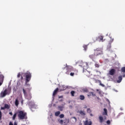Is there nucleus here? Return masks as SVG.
<instances>
[{"label": "nucleus", "mask_w": 125, "mask_h": 125, "mask_svg": "<svg viewBox=\"0 0 125 125\" xmlns=\"http://www.w3.org/2000/svg\"><path fill=\"white\" fill-rule=\"evenodd\" d=\"M116 72V70H115V69H111L109 72V75H110L111 76H113V75H114L115 74V72Z\"/></svg>", "instance_id": "12"}, {"label": "nucleus", "mask_w": 125, "mask_h": 125, "mask_svg": "<svg viewBox=\"0 0 125 125\" xmlns=\"http://www.w3.org/2000/svg\"><path fill=\"white\" fill-rule=\"evenodd\" d=\"M60 115V111H57L55 113V116H59Z\"/></svg>", "instance_id": "32"}, {"label": "nucleus", "mask_w": 125, "mask_h": 125, "mask_svg": "<svg viewBox=\"0 0 125 125\" xmlns=\"http://www.w3.org/2000/svg\"><path fill=\"white\" fill-rule=\"evenodd\" d=\"M64 69H65V67L63 68V70H64Z\"/></svg>", "instance_id": "52"}, {"label": "nucleus", "mask_w": 125, "mask_h": 125, "mask_svg": "<svg viewBox=\"0 0 125 125\" xmlns=\"http://www.w3.org/2000/svg\"><path fill=\"white\" fill-rule=\"evenodd\" d=\"M65 68H66L67 72H66V74H69L68 73V72H72L73 70V68L72 66L68 65H67V63L65 64Z\"/></svg>", "instance_id": "8"}, {"label": "nucleus", "mask_w": 125, "mask_h": 125, "mask_svg": "<svg viewBox=\"0 0 125 125\" xmlns=\"http://www.w3.org/2000/svg\"><path fill=\"white\" fill-rule=\"evenodd\" d=\"M109 46H110V47H111V44H109Z\"/></svg>", "instance_id": "50"}, {"label": "nucleus", "mask_w": 125, "mask_h": 125, "mask_svg": "<svg viewBox=\"0 0 125 125\" xmlns=\"http://www.w3.org/2000/svg\"><path fill=\"white\" fill-rule=\"evenodd\" d=\"M122 81H123V77L122 76H120L118 77V80H117V83H121V82H122Z\"/></svg>", "instance_id": "18"}, {"label": "nucleus", "mask_w": 125, "mask_h": 125, "mask_svg": "<svg viewBox=\"0 0 125 125\" xmlns=\"http://www.w3.org/2000/svg\"><path fill=\"white\" fill-rule=\"evenodd\" d=\"M70 120L72 121V123H76V122H77V118L75 117H71Z\"/></svg>", "instance_id": "19"}, {"label": "nucleus", "mask_w": 125, "mask_h": 125, "mask_svg": "<svg viewBox=\"0 0 125 125\" xmlns=\"http://www.w3.org/2000/svg\"><path fill=\"white\" fill-rule=\"evenodd\" d=\"M28 88H29V87H27V88L26 89L28 91V93H27V91H26V90H25V89L23 88L22 90L25 98L26 99H27L28 100H31V99H32V94H31V93L30 92L31 90H29V89Z\"/></svg>", "instance_id": "3"}, {"label": "nucleus", "mask_w": 125, "mask_h": 125, "mask_svg": "<svg viewBox=\"0 0 125 125\" xmlns=\"http://www.w3.org/2000/svg\"><path fill=\"white\" fill-rule=\"evenodd\" d=\"M104 38V36L102 35H100L98 37V39L100 40V42H104L105 40H104L103 39Z\"/></svg>", "instance_id": "14"}, {"label": "nucleus", "mask_w": 125, "mask_h": 125, "mask_svg": "<svg viewBox=\"0 0 125 125\" xmlns=\"http://www.w3.org/2000/svg\"><path fill=\"white\" fill-rule=\"evenodd\" d=\"M63 97V96H59V98L60 99V98H62Z\"/></svg>", "instance_id": "44"}, {"label": "nucleus", "mask_w": 125, "mask_h": 125, "mask_svg": "<svg viewBox=\"0 0 125 125\" xmlns=\"http://www.w3.org/2000/svg\"><path fill=\"white\" fill-rule=\"evenodd\" d=\"M9 115H10L11 116H12L13 115V114L12 113V112H9Z\"/></svg>", "instance_id": "42"}, {"label": "nucleus", "mask_w": 125, "mask_h": 125, "mask_svg": "<svg viewBox=\"0 0 125 125\" xmlns=\"http://www.w3.org/2000/svg\"><path fill=\"white\" fill-rule=\"evenodd\" d=\"M99 119L100 120V123H103V122H104V119L103 118V117L99 116Z\"/></svg>", "instance_id": "20"}, {"label": "nucleus", "mask_w": 125, "mask_h": 125, "mask_svg": "<svg viewBox=\"0 0 125 125\" xmlns=\"http://www.w3.org/2000/svg\"><path fill=\"white\" fill-rule=\"evenodd\" d=\"M84 125H92V122L91 121H88V120H86L84 122Z\"/></svg>", "instance_id": "13"}, {"label": "nucleus", "mask_w": 125, "mask_h": 125, "mask_svg": "<svg viewBox=\"0 0 125 125\" xmlns=\"http://www.w3.org/2000/svg\"><path fill=\"white\" fill-rule=\"evenodd\" d=\"M60 118L61 119H63V118H64V114H61V115H60Z\"/></svg>", "instance_id": "34"}, {"label": "nucleus", "mask_w": 125, "mask_h": 125, "mask_svg": "<svg viewBox=\"0 0 125 125\" xmlns=\"http://www.w3.org/2000/svg\"><path fill=\"white\" fill-rule=\"evenodd\" d=\"M79 114H80L82 117H84L86 115L85 113V111L84 110H79L77 112Z\"/></svg>", "instance_id": "9"}, {"label": "nucleus", "mask_w": 125, "mask_h": 125, "mask_svg": "<svg viewBox=\"0 0 125 125\" xmlns=\"http://www.w3.org/2000/svg\"><path fill=\"white\" fill-rule=\"evenodd\" d=\"M17 116V113H16L14 114L13 116V118H12V120L13 121L15 120V119H16V117Z\"/></svg>", "instance_id": "24"}, {"label": "nucleus", "mask_w": 125, "mask_h": 125, "mask_svg": "<svg viewBox=\"0 0 125 125\" xmlns=\"http://www.w3.org/2000/svg\"><path fill=\"white\" fill-rule=\"evenodd\" d=\"M18 117L20 120H27V113L24 111L20 110L18 112Z\"/></svg>", "instance_id": "2"}, {"label": "nucleus", "mask_w": 125, "mask_h": 125, "mask_svg": "<svg viewBox=\"0 0 125 125\" xmlns=\"http://www.w3.org/2000/svg\"><path fill=\"white\" fill-rule=\"evenodd\" d=\"M95 67H96L97 68H99V64L96 63L95 64Z\"/></svg>", "instance_id": "39"}, {"label": "nucleus", "mask_w": 125, "mask_h": 125, "mask_svg": "<svg viewBox=\"0 0 125 125\" xmlns=\"http://www.w3.org/2000/svg\"><path fill=\"white\" fill-rule=\"evenodd\" d=\"M23 79L24 78L22 77V76H21V80L23 81Z\"/></svg>", "instance_id": "43"}, {"label": "nucleus", "mask_w": 125, "mask_h": 125, "mask_svg": "<svg viewBox=\"0 0 125 125\" xmlns=\"http://www.w3.org/2000/svg\"><path fill=\"white\" fill-rule=\"evenodd\" d=\"M15 104L16 107H18V105H19V101H18V99H16Z\"/></svg>", "instance_id": "21"}, {"label": "nucleus", "mask_w": 125, "mask_h": 125, "mask_svg": "<svg viewBox=\"0 0 125 125\" xmlns=\"http://www.w3.org/2000/svg\"><path fill=\"white\" fill-rule=\"evenodd\" d=\"M95 55H96V54L90 55L89 56V58H90V59H92V60H93L94 59H95Z\"/></svg>", "instance_id": "17"}, {"label": "nucleus", "mask_w": 125, "mask_h": 125, "mask_svg": "<svg viewBox=\"0 0 125 125\" xmlns=\"http://www.w3.org/2000/svg\"><path fill=\"white\" fill-rule=\"evenodd\" d=\"M61 101H63V100H61Z\"/></svg>", "instance_id": "51"}, {"label": "nucleus", "mask_w": 125, "mask_h": 125, "mask_svg": "<svg viewBox=\"0 0 125 125\" xmlns=\"http://www.w3.org/2000/svg\"><path fill=\"white\" fill-rule=\"evenodd\" d=\"M80 100H83L85 98L84 96L81 95L79 97Z\"/></svg>", "instance_id": "23"}, {"label": "nucleus", "mask_w": 125, "mask_h": 125, "mask_svg": "<svg viewBox=\"0 0 125 125\" xmlns=\"http://www.w3.org/2000/svg\"><path fill=\"white\" fill-rule=\"evenodd\" d=\"M24 76L25 77V85L27 86L28 90H31L32 89V87H31V85L28 83L30 81H31V78H32V74L30 72L27 71L24 73Z\"/></svg>", "instance_id": "1"}, {"label": "nucleus", "mask_w": 125, "mask_h": 125, "mask_svg": "<svg viewBox=\"0 0 125 125\" xmlns=\"http://www.w3.org/2000/svg\"><path fill=\"white\" fill-rule=\"evenodd\" d=\"M10 108V105H8L7 104H4V107H1V110H5V109H9Z\"/></svg>", "instance_id": "10"}, {"label": "nucleus", "mask_w": 125, "mask_h": 125, "mask_svg": "<svg viewBox=\"0 0 125 125\" xmlns=\"http://www.w3.org/2000/svg\"><path fill=\"white\" fill-rule=\"evenodd\" d=\"M106 124H107V125H110V124H111V121H110V120H107V121H106Z\"/></svg>", "instance_id": "36"}, {"label": "nucleus", "mask_w": 125, "mask_h": 125, "mask_svg": "<svg viewBox=\"0 0 125 125\" xmlns=\"http://www.w3.org/2000/svg\"><path fill=\"white\" fill-rule=\"evenodd\" d=\"M121 72H123V73H125V67H123L121 68Z\"/></svg>", "instance_id": "31"}, {"label": "nucleus", "mask_w": 125, "mask_h": 125, "mask_svg": "<svg viewBox=\"0 0 125 125\" xmlns=\"http://www.w3.org/2000/svg\"><path fill=\"white\" fill-rule=\"evenodd\" d=\"M125 77V74L123 75V78Z\"/></svg>", "instance_id": "48"}, {"label": "nucleus", "mask_w": 125, "mask_h": 125, "mask_svg": "<svg viewBox=\"0 0 125 125\" xmlns=\"http://www.w3.org/2000/svg\"><path fill=\"white\" fill-rule=\"evenodd\" d=\"M94 51L95 54H96L97 56H98V55H101L102 54H103V51H102V49L100 48H98L95 49Z\"/></svg>", "instance_id": "6"}, {"label": "nucleus", "mask_w": 125, "mask_h": 125, "mask_svg": "<svg viewBox=\"0 0 125 125\" xmlns=\"http://www.w3.org/2000/svg\"><path fill=\"white\" fill-rule=\"evenodd\" d=\"M74 75H75L74 73H73V72L70 73V76H74Z\"/></svg>", "instance_id": "40"}, {"label": "nucleus", "mask_w": 125, "mask_h": 125, "mask_svg": "<svg viewBox=\"0 0 125 125\" xmlns=\"http://www.w3.org/2000/svg\"><path fill=\"white\" fill-rule=\"evenodd\" d=\"M96 41H97V39H96Z\"/></svg>", "instance_id": "53"}, {"label": "nucleus", "mask_w": 125, "mask_h": 125, "mask_svg": "<svg viewBox=\"0 0 125 125\" xmlns=\"http://www.w3.org/2000/svg\"><path fill=\"white\" fill-rule=\"evenodd\" d=\"M113 41H114V39H112V40H111V42H113Z\"/></svg>", "instance_id": "47"}, {"label": "nucleus", "mask_w": 125, "mask_h": 125, "mask_svg": "<svg viewBox=\"0 0 125 125\" xmlns=\"http://www.w3.org/2000/svg\"><path fill=\"white\" fill-rule=\"evenodd\" d=\"M90 95H92V96H96L95 94H94L93 92H90L89 96H90Z\"/></svg>", "instance_id": "30"}, {"label": "nucleus", "mask_w": 125, "mask_h": 125, "mask_svg": "<svg viewBox=\"0 0 125 125\" xmlns=\"http://www.w3.org/2000/svg\"><path fill=\"white\" fill-rule=\"evenodd\" d=\"M90 115L91 116V117H93V114H92V113H90Z\"/></svg>", "instance_id": "46"}, {"label": "nucleus", "mask_w": 125, "mask_h": 125, "mask_svg": "<svg viewBox=\"0 0 125 125\" xmlns=\"http://www.w3.org/2000/svg\"><path fill=\"white\" fill-rule=\"evenodd\" d=\"M9 125H13V124H12V122H10Z\"/></svg>", "instance_id": "45"}, {"label": "nucleus", "mask_w": 125, "mask_h": 125, "mask_svg": "<svg viewBox=\"0 0 125 125\" xmlns=\"http://www.w3.org/2000/svg\"><path fill=\"white\" fill-rule=\"evenodd\" d=\"M100 85H101V86H103V87H104V86H105L104 84H102V83H101V81H100Z\"/></svg>", "instance_id": "35"}, {"label": "nucleus", "mask_w": 125, "mask_h": 125, "mask_svg": "<svg viewBox=\"0 0 125 125\" xmlns=\"http://www.w3.org/2000/svg\"><path fill=\"white\" fill-rule=\"evenodd\" d=\"M58 109L60 110V111H63V106H59Z\"/></svg>", "instance_id": "28"}, {"label": "nucleus", "mask_w": 125, "mask_h": 125, "mask_svg": "<svg viewBox=\"0 0 125 125\" xmlns=\"http://www.w3.org/2000/svg\"><path fill=\"white\" fill-rule=\"evenodd\" d=\"M82 91L83 92H88V89L85 88L82 89Z\"/></svg>", "instance_id": "25"}, {"label": "nucleus", "mask_w": 125, "mask_h": 125, "mask_svg": "<svg viewBox=\"0 0 125 125\" xmlns=\"http://www.w3.org/2000/svg\"><path fill=\"white\" fill-rule=\"evenodd\" d=\"M14 125H17V123H14Z\"/></svg>", "instance_id": "49"}, {"label": "nucleus", "mask_w": 125, "mask_h": 125, "mask_svg": "<svg viewBox=\"0 0 125 125\" xmlns=\"http://www.w3.org/2000/svg\"><path fill=\"white\" fill-rule=\"evenodd\" d=\"M20 77H21V73H20V72H19V73L18 74L17 78H20Z\"/></svg>", "instance_id": "37"}, {"label": "nucleus", "mask_w": 125, "mask_h": 125, "mask_svg": "<svg viewBox=\"0 0 125 125\" xmlns=\"http://www.w3.org/2000/svg\"><path fill=\"white\" fill-rule=\"evenodd\" d=\"M87 112L90 114L91 113V109H90V108H88L87 109Z\"/></svg>", "instance_id": "33"}, {"label": "nucleus", "mask_w": 125, "mask_h": 125, "mask_svg": "<svg viewBox=\"0 0 125 125\" xmlns=\"http://www.w3.org/2000/svg\"><path fill=\"white\" fill-rule=\"evenodd\" d=\"M76 93V92L74 91H71V94L72 96H75V94Z\"/></svg>", "instance_id": "27"}, {"label": "nucleus", "mask_w": 125, "mask_h": 125, "mask_svg": "<svg viewBox=\"0 0 125 125\" xmlns=\"http://www.w3.org/2000/svg\"><path fill=\"white\" fill-rule=\"evenodd\" d=\"M58 90H59V88H56V89L53 92V96L55 97V95L57 94V93L58 92Z\"/></svg>", "instance_id": "16"}, {"label": "nucleus", "mask_w": 125, "mask_h": 125, "mask_svg": "<svg viewBox=\"0 0 125 125\" xmlns=\"http://www.w3.org/2000/svg\"><path fill=\"white\" fill-rule=\"evenodd\" d=\"M103 116H108V111L107 110V109H106V108L104 109V112H103Z\"/></svg>", "instance_id": "15"}, {"label": "nucleus", "mask_w": 125, "mask_h": 125, "mask_svg": "<svg viewBox=\"0 0 125 125\" xmlns=\"http://www.w3.org/2000/svg\"><path fill=\"white\" fill-rule=\"evenodd\" d=\"M3 81H4V76L1 73V71H0V86L2 85L3 83Z\"/></svg>", "instance_id": "7"}, {"label": "nucleus", "mask_w": 125, "mask_h": 125, "mask_svg": "<svg viewBox=\"0 0 125 125\" xmlns=\"http://www.w3.org/2000/svg\"><path fill=\"white\" fill-rule=\"evenodd\" d=\"M70 122V120L69 119H65L64 121H63V123L64 124H69Z\"/></svg>", "instance_id": "22"}, {"label": "nucleus", "mask_w": 125, "mask_h": 125, "mask_svg": "<svg viewBox=\"0 0 125 125\" xmlns=\"http://www.w3.org/2000/svg\"><path fill=\"white\" fill-rule=\"evenodd\" d=\"M92 64V62H83L82 64V67H83V73H84V69L86 70V69H88V68H89L90 66Z\"/></svg>", "instance_id": "5"}, {"label": "nucleus", "mask_w": 125, "mask_h": 125, "mask_svg": "<svg viewBox=\"0 0 125 125\" xmlns=\"http://www.w3.org/2000/svg\"><path fill=\"white\" fill-rule=\"evenodd\" d=\"M85 75L88 77V78H89V77H90V76H91V75H92L91 74V73L86 70H85Z\"/></svg>", "instance_id": "11"}, {"label": "nucleus", "mask_w": 125, "mask_h": 125, "mask_svg": "<svg viewBox=\"0 0 125 125\" xmlns=\"http://www.w3.org/2000/svg\"><path fill=\"white\" fill-rule=\"evenodd\" d=\"M58 122L61 125H63V123H64V121L63 120L59 119Z\"/></svg>", "instance_id": "26"}, {"label": "nucleus", "mask_w": 125, "mask_h": 125, "mask_svg": "<svg viewBox=\"0 0 125 125\" xmlns=\"http://www.w3.org/2000/svg\"><path fill=\"white\" fill-rule=\"evenodd\" d=\"M21 102V104H22V105H23V103L24 102V101L23 100H22Z\"/></svg>", "instance_id": "41"}, {"label": "nucleus", "mask_w": 125, "mask_h": 125, "mask_svg": "<svg viewBox=\"0 0 125 125\" xmlns=\"http://www.w3.org/2000/svg\"><path fill=\"white\" fill-rule=\"evenodd\" d=\"M11 93V88L5 89L4 91H2L0 93V97L2 98L5 97L6 95H9Z\"/></svg>", "instance_id": "4"}, {"label": "nucleus", "mask_w": 125, "mask_h": 125, "mask_svg": "<svg viewBox=\"0 0 125 125\" xmlns=\"http://www.w3.org/2000/svg\"><path fill=\"white\" fill-rule=\"evenodd\" d=\"M83 47L84 48V50H85V51H86V49H87V45H84L83 46Z\"/></svg>", "instance_id": "29"}, {"label": "nucleus", "mask_w": 125, "mask_h": 125, "mask_svg": "<svg viewBox=\"0 0 125 125\" xmlns=\"http://www.w3.org/2000/svg\"><path fill=\"white\" fill-rule=\"evenodd\" d=\"M1 117H2V113H1V111H0V121L1 120Z\"/></svg>", "instance_id": "38"}]
</instances>
